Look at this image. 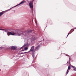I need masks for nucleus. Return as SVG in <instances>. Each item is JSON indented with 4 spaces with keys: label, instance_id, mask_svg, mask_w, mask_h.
Returning a JSON list of instances; mask_svg holds the SVG:
<instances>
[{
    "label": "nucleus",
    "instance_id": "1",
    "mask_svg": "<svg viewBox=\"0 0 76 76\" xmlns=\"http://www.w3.org/2000/svg\"><path fill=\"white\" fill-rule=\"evenodd\" d=\"M7 35L9 36L10 35H14V36H17V35H20L18 33V32H9L7 33Z\"/></svg>",
    "mask_w": 76,
    "mask_h": 76
},
{
    "label": "nucleus",
    "instance_id": "16",
    "mask_svg": "<svg viewBox=\"0 0 76 76\" xmlns=\"http://www.w3.org/2000/svg\"><path fill=\"white\" fill-rule=\"evenodd\" d=\"M69 35V33H68V35Z\"/></svg>",
    "mask_w": 76,
    "mask_h": 76
},
{
    "label": "nucleus",
    "instance_id": "19",
    "mask_svg": "<svg viewBox=\"0 0 76 76\" xmlns=\"http://www.w3.org/2000/svg\"><path fill=\"white\" fill-rule=\"evenodd\" d=\"M35 19H36V18H35Z\"/></svg>",
    "mask_w": 76,
    "mask_h": 76
},
{
    "label": "nucleus",
    "instance_id": "9",
    "mask_svg": "<svg viewBox=\"0 0 76 76\" xmlns=\"http://www.w3.org/2000/svg\"><path fill=\"white\" fill-rule=\"evenodd\" d=\"M74 69V70L75 71H76V68H75V67H74V68H73Z\"/></svg>",
    "mask_w": 76,
    "mask_h": 76
},
{
    "label": "nucleus",
    "instance_id": "12",
    "mask_svg": "<svg viewBox=\"0 0 76 76\" xmlns=\"http://www.w3.org/2000/svg\"><path fill=\"white\" fill-rule=\"evenodd\" d=\"M26 45H27L25 44L24 45L23 47H26Z\"/></svg>",
    "mask_w": 76,
    "mask_h": 76
},
{
    "label": "nucleus",
    "instance_id": "17",
    "mask_svg": "<svg viewBox=\"0 0 76 76\" xmlns=\"http://www.w3.org/2000/svg\"><path fill=\"white\" fill-rule=\"evenodd\" d=\"M23 47V46L22 47V48H22Z\"/></svg>",
    "mask_w": 76,
    "mask_h": 76
},
{
    "label": "nucleus",
    "instance_id": "11",
    "mask_svg": "<svg viewBox=\"0 0 76 76\" xmlns=\"http://www.w3.org/2000/svg\"><path fill=\"white\" fill-rule=\"evenodd\" d=\"M21 36H22V37H24V34H21Z\"/></svg>",
    "mask_w": 76,
    "mask_h": 76
},
{
    "label": "nucleus",
    "instance_id": "3",
    "mask_svg": "<svg viewBox=\"0 0 76 76\" xmlns=\"http://www.w3.org/2000/svg\"><path fill=\"white\" fill-rule=\"evenodd\" d=\"M29 5L30 6V7L31 8V10H33V4L32 3H30L29 4Z\"/></svg>",
    "mask_w": 76,
    "mask_h": 76
},
{
    "label": "nucleus",
    "instance_id": "15",
    "mask_svg": "<svg viewBox=\"0 0 76 76\" xmlns=\"http://www.w3.org/2000/svg\"><path fill=\"white\" fill-rule=\"evenodd\" d=\"M37 48H35V50H37Z\"/></svg>",
    "mask_w": 76,
    "mask_h": 76
},
{
    "label": "nucleus",
    "instance_id": "13",
    "mask_svg": "<svg viewBox=\"0 0 76 76\" xmlns=\"http://www.w3.org/2000/svg\"><path fill=\"white\" fill-rule=\"evenodd\" d=\"M25 53H27V52H25L24 53H22L21 54H25Z\"/></svg>",
    "mask_w": 76,
    "mask_h": 76
},
{
    "label": "nucleus",
    "instance_id": "8",
    "mask_svg": "<svg viewBox=\"0 0 76 76\" xmlns=\"http://www.w3.org/2000/svg\"><path fill=\"white\" fill-rule=\"evenodd\" d=\"M24 50L26 51L27 50H28V48L27 47H25V48Z\"/></svg>",
    "mask_w": 76,
    "mask_h": 76
},
{
    "label": "nucleus",
    "instance_id": "10",
    "mask_svg": "<svg viewBox=\"0 0 76 76\" xmlns=\"http://www.w3.org/2000/svg\"><path fill=\"white\" fill-rule=\"evenodd\" d=\"M75 67V66H73L72 65H71V67H72L73 68H74Z\"/></svg>",
    "mask_w": 76,
    "mask_h": 76
},
{
    "label": "nucleus",
    "instance_id": "5",
    "mask_svg": "<svg viewBox=\"0 0 76 76\" xmlns=\"http://www.w3.org/2000/svg\"><path fill=\"white\" fill-rule=\"evenodd\" d=\"M11 48L13 49V50H16L17 48L16 47H14V46H11Z\"/></svg>",
    "mask_w": 76,
    "mask_h": 76
},
{
    "label": "nucleus",
    "instance_id": "7",
    "mask_svg": "<svg viewBox=\"0 0 76 76\" xmlns=\"http://www.w3.org/2000/svg\"><path fill=\"white\" fill-rule=\"evenodd\" d=\"M34 46L32 47L31 49V51H33V50H34Z\"/></svg>",
    "mask_w": 76,
    "mask_h": 76
},
{
    "label": "nucleus",
    "instance_id": "6",
    "mask_svg": "<svg viewBox=\"0 0 76 76\" xmlns=\"http://www.w3.org/2000/svg\"><path fill=\"white\" fill-rule=\"evenodd\" d=\"M69 70H70V66H68V69L66 72L67 74L69 73Z\"/></svg>",
    "mask_w": 76,
    "mask_h": 76
},
{
    "label": "nucleus",
    "instance_id": "18",
    "mask_svg": "<svg viewBox=\"0 0 76 76\" xmlns=\"http://www.w3.org/2000/svg\"><path fill=\"white\" fill-rule=\"evenodd\" d=\"M0 30H2V29H0Z\"/></svg>",
    "mask_w": 76,
    "mask_h": 76
},
{
    "label": "nucleus",
    "instance_id": "4",
    "mask_svg": "<svg viewBox=\"0 0 76 76\" xmlns=\"http://www.w3.org/2000/svg\"><path fill=\"white\" fill-rule=\"evenodd\" d=\"M25 1L24 0V1H23L22 2H21L17 6H19V5H20V4H23V3H25Z\"/></svg>",
    "mask_w": 76,
    "mask_h": 76
},
{
    "label": "nucleus",
    "instance_id": "2",
    "mask_svg": "<svg viewBox=\"0 0 76 76\" xmlns=\"http://www.w3.org/2000/svg\"><path fill=\"white\" fill-rule=\"evenodd\" d=\"M11 8L10 9L6 10L5 11H2V12H0V17H1L2 15H3L4 13H5L6 12H8V11H9L10 9H11Z\"/></svg>",
    "mask_w": 76,
    "mask_h": 76
},
{
    "label": "nucleus",
    "instance_id": "20",
    "mask_svg": "<svg viewBox=\"0 0 76 76\" xmlns=\"http://www.w3.org/2000/svg\"><path fill=\"white\" fill-rule=\"evenodd\" d=\"M27 0L28 1V0Z\"/></svg>",
    "mask_w": 76,
    "mask_h": 76
},
{
    "label": "nucleus",
    "instance_id": "14",
    "mask_svg": "<svg viewBox=\"0 0 76 76\" xmlns=\"http://www.w3.org/2000/svg\"><path fill=\"white\" fill-rule=\"evenodd\" d=\"M24 50H21V51H23Z\"/></svg>",
    "mask_w": 76,
    "mask_h": 76
}]
</instances>
